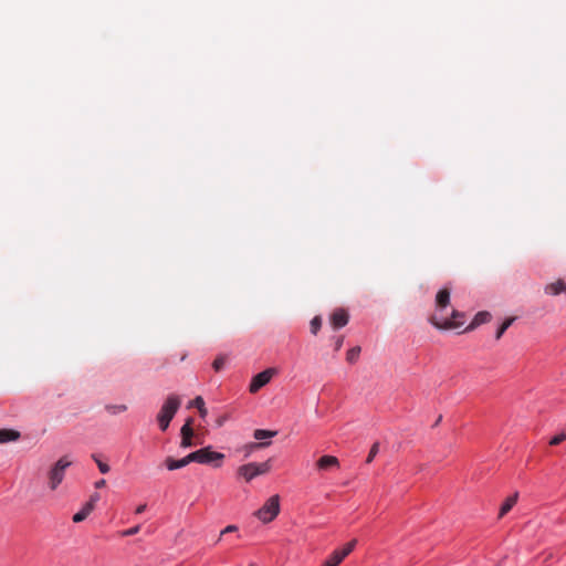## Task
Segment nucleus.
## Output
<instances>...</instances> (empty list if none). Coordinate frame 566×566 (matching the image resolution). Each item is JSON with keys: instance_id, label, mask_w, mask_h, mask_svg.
<instances>
[{"instance_id": "1", "label": "nucleus", "mask_w": 566, "mask_h": 566, "mask_svg": "<svg viewBox=\"0 0 566 566\" xmlns=\"http://www.w3.org/2000/svg\"><path fill=\"white\" fill-rule=\"evenodd\" d=\"M180 402L181 401L178 396L170 395L161 406L157 416L158 426L161 431H166L168 429L170 421L180 407Z\"/></svg>"}, {"instance_id": "2", "label": "nucleus", "mask_w": 566, "mask_h": 566, "mask_svg": "<svg viewBox=\"0 0 566 566\" xmlns=\"http://www.w3.org/2000/svg\"><path fill=\"white\" fill-rule=\"evenodd\" d=\"M188 459L190 462H197L200 464H212L214 468H220L222 465L224 454L221 452L213 451L211 447H205L189 453Z\"/></svg>"}, {"instance_id": "3", "label": "nucleus", "mask_w": 566, "mask_h": 566, "mask_svg": "<svg viewBox=\"0 0 566 566\" xmlns=\"http://www.w3.org/2000/svg\"><path fill=\"white\" fill-rule=\"evenodd\" d=\"M280 513V495L274 494L254 513L264 524L272 522Z\"/></svg>"}, {"instance_id": "4", "label": "nucleus", "mask_w": 566, "mask_h": 566, "mask_svg": "<svg viewBox=\"0 0 566 566\" xmlns=\"http://www.w3.org/2000/svg\"><path fill=\"white\" fill-rule=\"evenodd\" d=\"M72 464L71 461L67 460V457H62L57 460V462L50 469L48 473L49 478V488L54 491L62 483L65 476V470Z\"/></svg>"}, {"instance_id": "5", "label": "nucleus", "mask_w": 566, "mask_h": 566, "mask_svg": "<svg viewBox=\"0 0 566 566\" xmlns=\"http://www.w3.org/2000/svg\"><path fill=\"white\" fill-rule=\"evenodd\" d=\"M464 315L455 310L452 311L451 318L439 316L438 313L430 317V323L439 329H451L463 325Z\"/></svg>"}, {"instance_id": "6", "label": "nucleus", "mask_w": 566, "mask_h": 566, "mask_svg": "<svg viewBox=\"0 0 566 566\" xmlns=\"http://www.w3.org/2000/svg\"><path fill=\"white\" fill-rule=\"evenodd\" d=\"M356 545V538L347 542L342 548L333 551L321 566H338L355 549Z\"/></svg>"}, {"instance_id": "7", "label": "nucleus", "mask_w": 566, "mask_h": 566, "mask_svg": "<svg viewBox=\"0 0 566 566\" xmlns=\"http://www.w3.org/2000/svg\"><path fill=\"white\" fill-rule=\"evenodd\" d=\"M276 374V368H268L259 373L252 378L249 389H261L262 387L266 386Z\"/></svg>"}, {"instance_id": "8", "label": "nucleus", "mask_w": 566, "mask_h": 566, "mask_svg": "<svg viewBox=\"0 0 566 566\" xmlns=\"http://www.w3.org/2000/svg\"><path fill=\"white\" fill-rule=\"evenodd\" d=\"M348 319L349 315L344 308H337L329 317L331 325L334 329H338L347 325Z\"/></svg>"}, {"instance_id": "9", "label": "nucleus", "mask_w": 566, "mask_h": 566, "mask_svg": "<svg viewBox=\"0 0 566 566\" xmlns=\"http://www.w3.org/2000/svg\"><path fill=\"white\" fill-rule=\"evenodd\" d=\"M316 468L321 471L339 468V460L335 455L325 454L316 461Z\"/></svg>"}, {"instance_id": "10", "label": "nucleus", "mask_w": 566, "mask_h": 566, "mask_svg": "<svg viewBox=\"0 0 566 566\" xmlns=\"http://www.w3.org/2000/svg\"><path fill=\"white\" fill-rule=\"evenodd\" d=\"M237 475L239 478L244 479L245 482H251L254 478L258 476L255 462H250V463L240 465L237 470Z\"/></svg>"}, {"instance_id": "11", "label": "nucleus", "mask_w": 566, "mask_h": 566, "mask_svg": "<svg viewBox=\"0 0 566 566\" xmlns=\"http://www.w3.org/2000/svg\"><path fill=\"white\" fill-rule=\"evenodd\" d=\"M544 292L551 296H557L559 294H566V282L558 279L555 282L548 283L544 287Z\"/></svg>"}, {"instance_id": "12", "label": "nucleus", "mask_w": 566, "mask_h": 566, "mask_svg": "<svg viewBox=\"0 0 566 566\" xmlns=\"http://www.w3.org/2000/svg\"><path fill=\"white\" fill-rule=\"evenodd\" d=\"M450 303V291L448 289H442L437 293L436 296V306L440 312L446 308Z\"/></svg>"}, {"instance_id": "13", "label": "nucleus", "mask_w": 566, "mask_h": 566, "mask_svg": "<svg viewBox=\"0 0 566 566\" xmlns=\"http://www.w3.org/2000/svg\"><path fill=\"white\" fill-rule=\"evenodd\" d=\"M190 463L188 455L182 459L176 460L171 457H167L165 460V465L169 471L181 469Z\"/></svg>"}, {"instance_id": "14", "label": "nucleus", "mask_w": 566, "mask_h": 566, "mask_svg": "<svg viewBox=\"0 0 566 566\" xmlns=\"http://www.w3.org/2000/svg\"><path fill=\"white\" fill-rule=\"evenodd\" d=\"M516 502H517V493H515L511 496H507L505 499V501L501 504V507L499 511V518H502L503 516H505L512 510V507L516 504Z\"/></svg>"}, {"instance_id": "15", "label": "nucleus", "mask_w": 566, "mask_h": 566, "mask_svg": "<svg viewBox=\"0 0 566 566\" xmlns=\"http://www.w3.org/2000/svg\"><path fill=\"white\" fill-rule=\"evenodd\" d=\"M20 437V432L14 429H0V443L17 441Z\"/></svg>"}, {"instance_id": "16", "label": "nucleus", "mask_w": 566, "mask_h": 566, "mask_svg": "<svg viewBox=\"0 0 566 566\" xmlns=\"http://www.w3.org/2000/svg\"><path fill=\"white\" fill-rule=\"evenodd\" d=\"M491 319V314L486 311L479 312L471 324L468 326V331L475 328L476 326L488 323Z\"/></svg>"}, {"instance_id": "17", "label": "nucleus", "mask_w": 566, "mask_h": 566, "mask_svg": "<svg viewBox=\"0 0 566 566\" xmlns=\"http://www.w3.org/2000/svg\"><path fill=\"white\" fill-rule=\"evenodd\" d=\"M277 434L275 430L255 429L253 437L259 442H265L264 440L274 438Z\"/></svg>"}, {"instance_id": "18", "label": "nucleus", "mask_w": 566, "mask_h": 566, "mask_svg": "<svg viewBox=\"0 0 566 566\" xmlns=\"http://www.w3.org/2000/svg\"><path fill=\"white\" fill-rule=\"evenodd\" d=\"M193 418L189 417L180 429V436L187 438H193Z\"/></svg>"}, {"instance_id": "19", "label": "nucleus", "mask_w": 566, "mask_h": 566, "mask_svg": "<svg viewBox=\"0 0 566 566\" xmlns=\"http://www.w3.org/2000/svg\"><path fill=\"white\" fill-rule=\"evenodd\" d=\"M272 467H273V460L271 458L264 462H260V463L255 462L258 476L269 473L272 470Z\"/></svg>"}, {"instance_id": "20", "label": "nucleus", "mask_w": 566, "mask_h": 566, "mask_svg": "<svg viewBox=\"0 0 566 566\" xmlns=\"http://www.w3.org/2000/svg\"><path fill=\"white\" fill-rule=\"evenodd\" d=\"M359 354H360V347L359 346H355L353 348H350L347 354H346V360L349 363V364H354L358 357H359Z\"/></svg>"}, {"instance_id": "21", "label": "nucleus", "mask_w": 566, "mask_h": 566, "mask_svg": "<svg viewBox=\"0 0 566 566\" xmlns=\"http://www.w3.org/2000/svg\"><path fill=\"white\" fill-rule=\"evenodd\" d=\"M514 317H510L507 319H505L501 326L499 327L496 334H495V338L496 339H500L502 337V335L505 333V331L512 325V323L514 322Z\"/></svg>"}, {"instance_id": "22", "label": "nucleus", "mask_w": 566, "mask_h": 566, "mask_svg": "<svg viewBox=\"0 0 566 566\" xmlns=\"http://www.w3.org/2000/svg\"><path fill=\"white\" fill-rule=\"evenodd\" d=\"M193 406L198 408L200 416L205 417L207 415V409L205 408V401L201 396H198L193 399Z\"/></svg>"}, {"instance_id": "23", "label": "nucleus", "mask_w": 566, "mask_h": 566, "mask_svg": "<svg viewBox=\"0 0 566 566\" xmlns=\"http://www.w3.org/2000/svg\"><path fill=\"white\" fill-rule=\"evenodd\" d=\"M270 444H271V441H266V442L256 441V442H250L249 444L245 446V448L248 451H253V450L266 448Z\"/></svg>"}, {"instance_id": "24", "label": "nucleus", "mask_w": 566, "mask_h": 566, "mask_svg": "<svg viewBox=\"0 0 566 566\" xmlns=\"http://www.w3.org/2000/svg\"><path fill=\"white\" fill-rule=\"evenodd\" d=\"M92 458L96 462L101 473L106 474L109 472L111 468L106 462L101 461L96 454H93Z\"/></svg>"}, {"instance_id": "25", "label": "nucleus", "mask_w": 566, "mask_h": 566, "mask_svg": "<svg viewBox=\"0 0 566 566\" xmlns=\"http://www.w3.org/2000/svg\"><path fill=\"white\" fill-rule=\"evenodd\" d=\"M321 327H322V318H321V316H315L311 321V332H312V334L316 335Z\"/></svg>"}, {"instance_id": "26", "label": "nucleus", "mask_w": 566, "mask_h": 566, "mask_svg": "<svg viewBox=\"0 0 566 566\" xmlns=\"http://www.w3.org/2000/svg\"><path fill=\"white\" fill-rule=\"evenodd\" d=\"M378 451H379V442H374L368 452L366 463H370L374 460V458L377 455Z\"/></svg>"}, {"instance_id": "27", "label": "nucleus", "mask_w": 566, "mask_h": 566, "mask_svg": "<svg viewBox=\"0 0 566 566\" xmlns=\"http://www.w3.org/2000/svg\"><path fill=\"white\" fill-rule=\"evenodd\" d=\"M565 440H566V432H560V433L552 437L548 443H549V446L554 447V446L560 444Z\"/></svg>"}, {"instance_id": "28", "label": "nucleus", "mask_w": 566, "mask_h": 566, "mask_svg": "<svg viewBox=\"0 0 566 566\" xmlns=\"http://www.w3.org/2000/svg\"><path fill=\"white\" fill-rule=\"evenodd\" d=\"M106 409L111 413L116 415V413L125 411L126 410V406L125 405H107Z\"/></svg>"}, {"instance_id": "29", "label": "nucleus", "mask_w": 566, "mask_h": 566, "mask_svg": "<svg viewBox=\"0 0 566 566\" xmlns=\"http://www.w3.org/2000/svg\"><path fill=\"white\" fill-rule=\"evenodd\" d=\"M140 530V525L133 526L130 528L124 530L119 533L122 537H128L137 534Z\"/></svg>"}, {"instance_id": "30", "label": "nucleus", "mask_w": 566, "mask_h": 566, "mask_svg": "<svg viewBox=\"0 0 566 566\" xmlns=\"http://www.w3.org/2000/svg\"><path fill=\"white\" fill-rule=\"evenodd\" d=\"M239 531V527L237 525H228L227 527H224L221 532H220V535H219V538H218V542L221 541L222 536L228 534V533H233V532H238Z\"/></svg>"}, {"instance_id": "31", "label": "nucleus", "mask_w": 566, "mask_h": 566, "mask_svg": "<svg viewBox=\"0 0 566 566\" xmlns=\"http://www.w3.org/2000/svg\"><path fill=\"white\" fill-rule=\"evenodd\" d=\"M226 364V357H217L212 364L213 368L216 371H219L222 369V367L224 366Z\"/></svg>"}, {"instance_id": "32", "label": "nucleus", "mask_w": 566, "mask_h": 566, "mask_svg": "<svg viewBox=\"0 0 566 566\" xmlns=\"http://www.w3.org/2000/svg\"><path fill=\"white\" fill-rule=\"evenodd\" d=\"M86 517H87L86 513L84 511H82V509H81L77 513H75L73 515L72 521L74 523H80V522L84 521Z\"/></svg>"}, {"instance_id": "33", "label": "nucleus", "mask_w": 566, "mask_h": 566, "mask_svg": "<svg viewBox=\"0 0 566 566\" xmlns=\"http://www.w3.org/2000/svg\"><path fill=\"white\" fill-rule=\"evenodd\" d=\"M192 438L181 437L180 446L182 448H190L192 447Z\"/></svg>"}, {"instance_id": "34", "label": "nucleus", "mask_w": 566, "mask_h": 566, "mask_svg": "<svg viewBox=\"0 0 566 566\" xmlns=\"http://www.w3.org/2000/svg\"><path fill=\"white\" fill-rule=\"evenodd\" d=\"M95 505L92 504V502H86L83 507H82V511H84L86 513V515L88 516L91 514V512L94 510Z\"/></svg>"}, {"instance_id": "35", "label": "nucleus", "mask_w": 566, "mask_h": 566, "mask_svg": "<svg viewBox=\"0 0 566 566\" xmlns=\"http://www.w3.org/2000/svg\"><path fill=\"white\" fill-rule=\"evenodd\" d=\"M101 499L99 496V493L98 492H94L91 496H90V500L88 502H92V504H96V502H98Z\"/></svg>"}, {"instance_id": "36", "label": "nucleus", "mask_w": 566, "mask_h": 566, "mask_svg": "<svg viewBox=\"0 0 566 566\" xmlns=\"http://www.w3.org/2000/svg\"><path fill=\"white\" fill-rule=\"evenodd\" d=\"M105 485H106V481H105V479H101V480L96 481V482H95V484H94V486H95L96 489L104 488Z\"/></svg>"}, {"instance_id": "37", "label": "nucleus", "mask_w": 566, "mask_h": 566, "mask_svg": "<svg viewBox=\"0 0 566 566\" xmlns=\"http://www.w3.org/2000/svg\"><path fill=\"white\" fill-rule=\"evenodd\" d=\"M343 342H344L343 337H338L336 339V342H335V350H339L340 349V347L343 346Z\"/></svg>"}, {"instance_id": "38", "label": "nucleus", "mask_w": 566, "mask_h": 566, "mask_svg": "<svg viewBox=\"0 0 566 566\" xmlns=\"http://www.w3.org/2000/svg\"><path fill=\"white\" fill-rule=\"evenodd\" d=\"M146 507H147V505H146V504H140V505H138V506L136 507V510H135V513H136V514H142V513H144V512H145Z\"/></svg>"}, {"instance_id": "39", "label": "nucleus", "mask_w": 566, "mask_h": 566, "mask_svg": "<svg viewBox=\"0 0 566 566\" xmlns=\"http://www.w3.org/2000/svg\"><path fill=\"white\" fill-rule=\"evenodd\" d=\"M442 420V416L440 415L432 427H437Z\"/></svg>"}, {"instance_id": "40", "label": "nucleus", "mask_w": 566, "mask_h": 566, "mask_svg": "<svg viewBox=\"0 0 566 566\" xmlns=\"http://www.w3.org/2000/svg\"><path fill=\"white\" fill-rule=\"evenodd\" d=\"M249 566H254L253 564L249 565Z\"/></svg>"}]
</instances>
